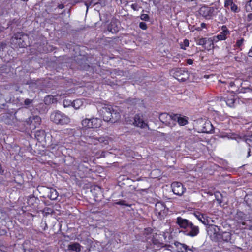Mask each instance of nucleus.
I'll list each match as a JSON object with an SVG mask.
<instances>
[{
  "label": "nucleus",
  "mask_w": 252,
  "mask_h": 252,
  "mask_svg": "<svg viewBox=\"0 0 252 252\" xmlns=\"http://www.w3.org/2000/svg\"><path fill=\"white\" fill-rule=\"evenodd\" d=\"M189 41L188 40H185L183 42V44H181V48L183 49H185L186 47H188L189 45Z\"/></svg>",
  "instance_id": "ea45409f"
},
{
  "label": "nucleus",
  "mask_w": 252,
  "mask_h": 252,
  "mask_svg": "<svg viewBox=\"0 0 252 252\" xmlns=\"http://www.w3.org/2000/svg\"><path fill=\"white\" fill-rule=\"evenodd\" d=\"M145 231H147V233H149L151 232L152 229L151 228H147V229H145Z\"/></svg>",
  "instance_id": "6e6d98bb"
},
{
  "label": "nucleus",
  "mask_w": 252,
  "mask_h": 252,
  "mask_svg": "<svg viewBox=\"0 0 252 252\" xmlns=\"http://www.w3.org/2000/svg\"><path fill=\"white\" fill-rule=\"evenodd\" d=\"M133 124L136 126L141 128L148 126V124L144 121L142 115L139 114L135 115Z\"/></svg>",
  "instance_id": "f8f14e48"
},
{
  "label": "nucleus",
  "mask_w": 252,
  "mask_h": 252,
  "mask_svg": "<svg viewBox=\"0 0 252 252\" xmlns=\"http://www.w3.org/2000/svg\"><path fill=\"white\" fill-rule=\"evenodd\" d=\"M164 208L163 205L160 203H157L156 204V210L158 211V207Z\"/></svg>",
  "instance_id": "49530a36"
},
{
  "label": "nucleus",
  "mask_w": 252,
  "mask_h": 252,
  "mask_svg": "<svg viewBox=\"0 0 252 252\" xmlns=\"http://www.w3.org/2000/svg\"><path fill=\"white\" fill-rule=\"evenodd\" d=\"M139 27L142 30H146L147 28V25L144 22H140L139 23Z\"/></svg>",
  "instance_id": "c03bdc74"
},
{
  "label": "nucleus",
  "mask_w": 252,
  "mask_h": 252,
  "mask_svg": "<svg viewBox=\"0 0 252 252\" xmlns=\"http://www.w3.org/2000/svg\"><path fill=\"white\" fill-rule=\"evenodd\" d=\"M214 41H217V40L214 39V37L213 38H207L203 48L208 50L213 49L214 47Z\"/></svg>",
  "instance_id": "aec40b11"
},
{
  "label": "nucleus",
  "mask_w": 252,
  "mask_h": 252,
  "mask_svg": "<svg viewBox=\"0 0 252 252\" xmlns=\"http://www.w3.org/2000/svg\"><path fill=\"white\" fill-rule=\"evenodd\" d=\"M208 233L215 241H218V235H220V228L215 225H210L208 228Z\"/></svg>",
  "instance_id": "1a4fd4ad"
},
{
  "label": "nucleus",
  "mask_w": 252,
  "mask_h": 252,
  "mask_svg": "<svg viewBox=\"0 0 252 252\" xmlns=\"http://www.w3.org/2000/svg\"><path fill=\"white\" fill-rule=\"evenodd\" d=\"M234 85V82H231L229 83V85H230V86H231V87L233 86V85Z\"/></svg>",
  "instance_id": "13d9d810"
},
{
  "label": "nucleus",
  "mask_w": 252,
  "mask_h": 252,
  "mask_svg": "<svg viewBox=\"0 0 252 252\" xmlns=\"http://www.w3.org/2000/svg\"><path fill=\"white\" fill-rule=\"evenodd\" d=\"M163 244L160 243L158 240L153 239L151 243L149 244L148 248L152 249V251L156 252L160 249L162 247Z\"/></svg>",
  "instance_id": "2eb2a0df"
},
{
  "label": "nucleus",
  "mask_w": 252,
  "mask_h": 252,
  "mask_svg": "<svg viewBox=\"0 0 252 252\" xmlns=\"http://www.w3.org/2000/svg\"><path fill=\"white\" fill-rule=\"evenodd\" d=\"M230 7L231 10L235 13H238L240 10V8L234 3Z\"/></svg>",
  "instance_id": "f704fd0d"
},
{
  "label": "nucleus",
  "mask_w": 252,
  "mask_h": 252,
  "mask_svg": "<svg viewBox=\"0 0 252 252\" xmlns=\"http://www.w3.org/2000/svg\"><path fill=\"white\" fill-rule=\"evenodd\" d=\"M33 101V99L27 98L24 100V104L26 107H30L32 104Z\"/></svg>",
  "instance_id": "72a5a7b5"
},
{
  "label": "nucleus",
  "mask_w": 252,
  "mask_h": 252,
  "mask_svg": "<svg viewBox=\"0 0 252 252\" xmlns=\"http://www.w3.org/2000/svg\"><path fill=\"white\" fill-rule=\"evenodd\" d=\"M58 7L59 9H62L64 8V5L63 4H61L58 6Z\"/></svg>",
  "instance_id": "864d4df0"
},
{
  "label": "nucleus",
  "mask_w": 252,
  "mask_h": 252,
  "mask_svg": "<svg viewBox=\"0 0 252 252\" xmlns=\"http://www.w3.org/2000/svg\"><path fill=\"white\" fill-rule=\"evenodd\" d=\"M50 118L52 122L57 125H66L70 121V118L67 116L59 110L53 111L50 114Z\"/></svg>",
  "instance_id": "7ed1b4c3"
},
{
  "label": "nucleus",
  "mask_w": 252,
  "mask_h": 252,
  "mask_svg": "<svg viewBox=\"0 0 252 252\" xmlns=\"http://www.w3.org/2000/svg\"><path fill=\"white\" fill-rule=\"evenodd\" d=\"M171 188L173 192L178 196H182L186 191V188H185L182 184L180 182H176L172 183Z\"/></svg>",
  "instance_id": "6e6552de"
},
{
  "label": "nucleus",
  "mask_w": 252,
  "mask_h": 252,
  "mask_svg": "<svg viewBox=\"0 0 252 252\" xmlns=\"http://www.w3.org/2000/svg\"><path fill=\"white\" fill-rule=\"evenodd\" d=\"M250 153H251V149H250V148H249V150H248V155H247V158L250 156V155H250Z\"/></svg>",
  "instance_id": "5fc2aeb1"
},
{
  "label": "nucleus",
  "mask_w": 252,
  "mask_h": 252,
  "mask_svg": "<svg viewBox=\"0 0 252 252\" xmlns=\"http://www.w3.org/2000/svg\"><path fill=\"white\" fill-rule=\"evenodd\" d=\"M54 98L52 95H48L44 98V102L46 105H49L53 103L54 102Z\"/></svg>",
  "instance_id": "bb28decb"
},
{
  "label": "nucleus",
  "mask_w": 252,
  "mask_h": 252,
  "mask_svg": "<svg viewBox=\"0 0 252 252\" xmlns=\"http://www.w3.org/2000/svg\"><path fill=\"white\" fill-rule=\"evenodd\" d=\"M242 139L246 143L248 144L249 145V143L250 142H252V140L251 139H250L249 137H248L247 136H244Z\"/></svg>",
  "instance_id": "37998d69"
},
{
  "label": "nucleus",
  "mask_w": 252,
  "mask_h": 252,
  "mask_svg": "<svg viewBox=\"0 0 252 252\" xmlns=\"http://www.w3.org/2000/svg\"><path fill=\"white\" fill-rule=\"evenodd\" d=\"M68 102L67 101H63V104L64 107H66L67 106V105H69V104H68Z\"/></svg>",
  "instance_id": "8fccbe9b"
},
{
  "label": "nucleus",
  "mask_w": 252,
  "mask_h": 252,
  "mask_svg": "<svg viewBox=\"0 0 252 252\" xmlns=\"http://www.w3.org/2000/svg\"><path fill=\"white\" fill-rule=\"evenodd\" d=\"M196 218L198 219V220L201 222L204 225H208L209 221L208 219L206 218L207 216L203 214H199L198 215L195 214Z\"/></svg>",
  "instance_id": "412c9836"
},
{
  "label": "nucleus",
  "mask_w": 252,
  "mask_h": 252,
  "mask_svg": "<svg viewBox=\"0 0 252 252\" xmlns=\"http://www.w3.org/2000/svg\"><path fill=\"white\" fill-rule=\"evenodd\" d=\"M173 120L175 122V126L176 125L177 122L180 126H184L188 122L186 118L182 117L180 115L178 114H173Z\"/></svg>",
  "instance_id": "dca6fc26"
},
{
  "label": "nucleus",
  "mask_w": 252,
  "mask_h": 252,
  "mask_svg": "<svg viewBox=\"0 0 252 252\" xmlns=\"http://www.w3.org/2000/svg\"><path fill=\"white\" fill-rule=\"evenodd\" d=\"M72 106L73 107L76 109H79L80 107L82 105V102L81 100L77 99L74 100L72 103Z\"/></svg>",
  "instance_id": "7c9ffc66"
},
{
  "label": "nucleus",
  "mask_w": 252,
  "mask_h": 252,
  "mask_svg": "<svg viewBox=\"0 0 252 252\" xmlns=\"http://www.w3.org/2000/svg\"><path fill=\"white\" fill-rule=\"evenodd\" d=\"M193 248L192 247V248H190L188 246H187V248H184V252H193V250H192V249Z\"/></svg>",
  "instance_id": "a18cd8bd"
},
{
  "label": "nucleus",
  "mask_w": 252,
  "mask_h": 252,
  "mask_svg": "<svg viewBox=\"0 0 252 252\" xmlns=\"http://www.w3.org/2000/svg\"><path fill=\"white\" fill-rule=\"evenodd\" d=\"M42 189L46 193L47 197L51 200H56L59 195L56 190L53 188L42 187Z\"/></svg>",
  "instance_id": "9d476101"
},
{
  "label": "nucleus",
  "mask_w": 252,
  "mask_h": 252,
  "mask_svg": "<svg viewBox=\"0 0 252 252\" xmlns=\"http://www.w3.org/2000/svg\"><path fill=\"white\" fill-rule=\"evenodd\" d=\"M193 60L191 59H188L187 60V63L188 64H189V65H191L193 63Z\"/></svg>",
  "instance_id": "de8ad7c7"
},
{
  "label": "nucleus",
  "mask_w": 252,
  "mask_h": 252,
  "mask_svg": "<svg viewBox=\"0 0 252 252\" xmlns=\"http://www.w3.org/2000/svg\"><path fill=\"white\" fill-rule=\"evenodd\" d=\"M18 20L13 19L12 21H10L7 23V28H10L11 30H12L15 27L18 25Z\"/></svg>",
  "instance_id": "cd10ccee"
},
{
  "label": "nucleus",
  "mask_w": 252,
  "mask_h": 252,
  "mask_svg": "<svg viewBox=\"0 0 252 252\" xmlns=\"http://www.w3.org/2000/svg\"><path fill=\"white\" fill-rule=\"evenodd\" d=\"M68 248L69 250L74 251L76 252H80L81 251V245L78 243H74L73 244L69 245Z\"/></svg>",
  "instance_id": "4be33fe9"
},
{
  "label": "nucleus",
  "mask_w": 252,
  "mask_h": 252,
  "mask_svg": "<svg viewBox=\"0 0 252 252\" xmlns=\"http://www.w3.org/2000/svg\"><path fill=\"white\" fill-rule=\"evenodd\" d=\"M247 136L249 137L250 139H251L252 140V133L250 135H247Z\"/></svg>",
  "instance_id": "bf43d9fd"
},
{
  "label": "nucleus",
  "mask_w": 252,
  "mask_h": 252,
  "mask_svg": "<svg viewBox=\"0 0 252 252\" xmlns=\"http://www.w3.org/2000/svg\"><path fill=\"white\" fill-rule=\"evenodd\" d=\"M198 130L202 133H210L213 131V126L209 121H200L198 124Z\"/></svg>",
  "instance_id": "0eeeda50"
},
{
  "label": "nucleus",
  "mask_w": 252,
  "mask_h": 252,
  "mask_svg": "<svg viewBox=\"0 0 252 252\" xmlns=\"http://www.w3.org/2000/svg\"><path fill=\"white\" fill-rule=\"evenodd\" d=\"M45 132L43 130H37L35 133V138L40 142H42L45 140Z\"/></svg>",
  "instance_id": "a211bd4d"
},
{
  "label": "nucleus",
  "mask_w": 252,
  "mask_h": 252,
  "mask_svg": "<svg viewBox=\"0 0 252 252\" xmlns=\"http://www.w3.org/2000/svg\"><path fill=\"white\" fill-rule=\"evenodd\" d=\"M172 71L173 76L179 81L184 82L189 78L188 71L184 68H176Z\"/></svg>",
  "instance_id": "39448f33"
},
{
  "label": "nucleus",
  "mask_w": 252,
  "mask_h": 252,
  "mask_svg": "<svg viewBox=\"0 0 252 252\" xmlns=\"http://www.w3.org/2000/svg\"><path fill=\"white\" fill-rule=\"evenodd\" d=\"M174 245L178 249L179 251L181 252H184V248H187V245L185 244L181 243L179 242H175L174 243Z\"/></svg>",
  "instance_id": "5701e85b"
},
{
  "label": "nucleus",
  "mask_w": 252,
  "mask_h": 252,
  "mask_svg": "<svg viewBox=\"0 0 252 252\" xmlns=\"http://www.w3.org/2000/svg\"><path fill=\"white\" fill-rule=\"evenodd\" d=\"M140 18L142 20L147 21L149 19V16L146 14H142L140 16Z\"/></svg>",
  "instance_id": "58836bf2"
},
{
  "label": "nucleus",
  "mask_w": 252,
  "mask_h": 252,
  "mask_svg": "<svg viewBox=\"0 0 252 252\" xmlns=\"http://www.w3.org/2000/svg\"><path fill=\"white\" fill-rule=\"evenodd\" d=\"M223 137H227L228 139L237 140V139H241L237 134L234 133H227Z\"/></svg>",
  "instance_id": "a878e982"
},
{
  "label": "nucleus",
  "mask_w": 252,
  "mask_h": 252,
  "mask_svg": "<svg viewBox=\"0 0 252 252\" xmlns=\"http://www.w3.org/2000/svg\"><path fill=\"white\" fill-rule=\"evenodd\" d=\"M131 8L135 11H138L140 7L137 3H133L131 5Z\"/></svg>",
  "instance_id": "79ce46f5"
},
{
  "label": "nucleus",
  "mask_w": 252,
  "mask_h": 252,
  "mask_svg": "<svg viewBox=\"0 0 252 252\" xmlns=\"http://www.w3.org/2000/svg\"><path fill=\"white\" fill-rule=\"evenodd\" d=\"M235 99L232 95L228 96L226 100V104L229 107H233L235 102Z\"/></svg>",
  "instance_id": "b1692460"
},
{
  "label": "nucleus",
  "mask_w": 252,
  "mask_h": 252,
  "mask_svg": "<svg viewBox=\"0 0 252 252\" xmlns=\"http://www.w3.org/2000/svg\"><path fill=\"white\" fill-rule=\"evenodd\" d=\"M101 122V120L97 118H85L82 120L81 124L85 128H97L100 127Z\"/></svg>",
  "instance_id": "20e7f679"
},
{
  "label": "nucleus",
  "mask_w": 252,
  "mask_h": 252,
  "mask_svg": "<svg viewBox=\"0 0 252 252\" xmlns=\"http://www.w3.org/2000/svg\"><path fill=\"white\" fill-rule=\"evenodd\" d=\"M219 238L218 241H223L226 242L230 241L231 238V234L229 232H220V235H218Z\"/></svg>",
  "instance_id": "f3484780"
},
{
  "label": "nucleus",
  "mask_w": 252,
  "mask_h": 252,
  "mask_svg": "<svg viewBox=\"0 0 252 252\" xmlns=\"http://www.w3.org/2000/svg\"><path fill=\"white\" fill-rule=\"evenodd\" d=\"M233 3V0H226L224 2V6L228 8V6H231Z\"/></svg>",
  "instance_id": "4c0bfd02"
},
{
  "label": "nucleus",
  "mask_w": 252,
  "mask_h": 252,
  "mask_svg": "<svg viewBox=\"0 0 252 252\" xmlns=\"http://www.w3.org/2000/svg\"><path fill=\"white\" fill-rule=\"evenodd\" d=\"M214 12V8L208 6H203L199 10L200 14L207 19H210L212 16Z\"/></svg>",
  "instance_id": "9b49d317"
},
{
  "label": "nucleus",
  "mask_w": 252,
  "mask_h": 252,
  "mask_svg": "<svg viewBox=\"0 0 252 252\" xmlns=\"http://www.w3.org/2000/svg\"><path fill=\"white\" fill-rule=\"evenodd\" d=\"M195 30L198 31H201L202 30V28H201V27H198L196 28Z\"/></svg>",
  "instance_id": "4d7b16f0"
},
{
  "label": "nucleus",
  "mask_w": 252,
  "mask_h": 252,
  "mask_svg": "<svg viewBox=\"0 0 252 252\" xmlns=\"http://www.w3.org/2000/svg\"><path fill=\"white\" fill-rule=\"evenodd\" d=\"M245 22L247 28L252 26V13L248 14L245 18Z\"/></svg>",
  "instance_id": "393cba45"
},
{
  "label": "nucleus",
  "mask_w": 252,
  "mask_h": 252,
  "mask_svg": "<svg viewBox=\"0 0 252 252\" xmlns=\"http://www.w3.org/2000/svg\"><path fill=\"white\" fill-rule=\"evenodd\" d=\"M206 24L204 23H202L200 25V27L202 29V28H205L206 27Z\"/></svg>",
  "instance_id": "3c124183"
},
{
  "label": "nucleus",
  "mask_w": 252,
  "mask_h": 252,
  "mask_svg": "<svg viewBox=\"0 0 252 252\" xmlns=\"http://www.w3.org/2000/svg\"><path fill=\"white\" fill-rule=\"evenodd\" d=\"M101 111L105 121L115 123L120 119L119 113L110 105H105L102 108Z\"/></svg>",
  "instance_id": "f03ea898"
},
{
  "label": "nucleus",
  "mask_w": 252,
  "mask_h": 252,
  "mask_svg": "<svg viewBox=\"0 0 252 252\" xmlns=\"http://www.w3.org/2000/svg\"><path fill=\"white\" fill-rule=\"evenodd\" d=\"M215 196L217 201L219 204H220L222 202V195L219 191H217L215 193Z\"/></svg>",
  "instance_id": "c756f323"
},
{
  "label": "nucleus",
  "mask_w": 252,
  "mask_h": 252,
  "mask_svg": "<svg viewBox=\"0 0 252 252\" xmlns=\"http://www.w3.org/2000/svg\"><path fill=\"white\" fill-rule=\"evenodd\" d=\"M242 90H243V88H242V89H241V91H240V92H243V93H245V91H242Z\"/></svg>",
  "instance_id": "052dcab7"
},
{
  "label": "nucleus",
  "mask_w": 252,
  "mask_h": 252,
  "mask_svg": "<svg viewBox=\"0 0 252 252\" xmlns=\"http://www.w3.org/2000/svg\"><path fill=\"white\" fill-rule=\"evenodd\" d=\"M244 41V40L243 38H241V39L237 40L236 43V47L239 48L243 44Z\"/></svg>",
  "instance_id": "a19ab883"
},
{
  "label": "nucleus",
  "mask_w": 252,
  "mask_h": 252,
  "mask_svg": "<svg viewBox=\"0 0 252 252\" xmlns=\"http://www.w3.org/2000/svg\"><path fill=\"white\" fill-rule=\"evenodd\" d=\"M160 121L166 126L172 127L175 126L173 120V115H169L167 113H162L159 116Z\"/></svg>",
  "instance_id": "423d86ee"
},
{
  "label": "nucleus",
  "mask_w": 252,
  "mask_h": 252,
  "mask_svg": "<svg viewBox=\"0 0 252 252\" xmlns=\"http://www.w3.org/2000/svg\"><path fill=\"white\" fill-rule=\"evenodd\" d=\"M176 223L180 228L184 230L183 233L186 236L193 237L199 233V227L186 219L178 217L176 219Z\"/></svg>",
  "instance_id": "f257e3e1"
},
{
  "label": "nucleus",
  "mask_w": 252,
  "mask_h": 252,
  "mask_svg": "<svg viewBox=\"0 0 252 252\" xmlns=\"http://www.w3.org/2000/svg\"><path fill=\"white\" fill-rule=\"evenodd\" d=\"M249 6L251 7V9L252 10V0H250L249 2Z\"/></svg>",
  "instance_id": "603ef678"
},
{
  "label": "nucleus",
  "mask_w": 252,
  "mask_h": 252,
  "mask_svg": "<svg viewBox=\"0 0 252 252\" xmlns=\"http://www.w3.org/2000/svg\"><path fill=\"white\" fill-rule=\"evenodd\" d=\"M87 140L89 144H94L96 145L98 143V142H100V139L97 138H94L93 137H89Z\"/></svg>",
  "instance_id": "c85d7f7f"
},
{
  "label": "nucleus",
  "mask_w": 252,
  "mask_h": 252,
  "mask_svg": "<svg viewBox=\"0 0 252 252\" xmlns=\"http://www.w3.org/2000/svg\"><path fill=\"white\" fill-rule=\"evenodd\" d=\"M41 122V118L38 116H31L28 118L27 123L30 125L31 127H36L39 125Z\"/></svg>",
  "instance_id": "4468645a"
},
{
  "label": "nucleus",
  "mask_w": 252,
  "mask_h": 252,
  "mask_svg": "<svg viewBox=\"0 0 252 252\" xmlns=\"http://www.w3.org/2000/svg\"><path fill=\"white\" fill-rule=\"evenodd\" d=\"M27 36L26 35H24L21 33H17L14 34V37L16 39L21 40L24 38V37Z\"/></svg>",
  "instance_id": "c9c22d12"
},
{
  "label": "nucleus",
  "mask_w": 252,
  "mask_h": 252,
  "mask_svg": "<svg viewBox=\"0 0 252 252\" xmlns=\"http://www.w3.org/2000/svg\"><path fill=\"white\" fill-rule=\"evenodd\" d=\"M248 54L249 57H252V46L250 48Z\"/></svg>",
  "instance_id": "09e8293b"
},
{
  "label": "nucleus",
  "mask_w": 252,
  "mask_h": 252,
  "mask_svg": "<svg viewBox=\"0 0 252 252\" xmlns=\"http://www.w3.org/2000/svg\"><path fill=\"white\" fill-rule=\"evenodd\" d=\"M108 31L113 33H116L119 31V28L115 21H111L107 27Z\"/></svg>",
  "instance_id": "6ab92c4d"
},
{
  "label": "nucleus",
  "mask_w": 252,
  "mask_h": 252,
  "mask_svg": "<svg viewBox=\"0 0 252 252\" xmlns=\"http://www.w3.org/2000/svg\"><path fill=\"white\" fill-rule=\"evenodd\" d=\"M229 34V32L225 26L222 27V31L216 36H214V39L216 38L218 40H223L227 38V35Z\"/></svg>",
  "instance_id": "ddd939ff"
},
{
  "label": "nucleus",
  "mask_w": 252,
  "mask_h": 252,
  "mask_svg": "<svg viewBox=\"0 0 252 252\" xmlns=\"http://www.w3.org/2000/svg\"><path fill=\"white\" fill-rule=\"evenodd\" d=\"M207 38H198L196 40V44L199 45H201L204 47L205 42H206Z\"/></svg>",
  "instance_id": "2f4dec72"
},
{
  "label": "nucleus",
  "mask_w": 252,
  "mask_h": 252,
  "mask_svg": "<svg viewBox=\"0 0 252 252\" xmlns=\"http://www.w3.org/2000/svg\"><path fill=\"white\" fill-rule=\"evenodd\" d=\"M246 202L247 205L252 208V194L247 196L246 197Z\"/></svg>",
  "instance_id": "473e14b6"
},
{
  "label": "nucleus",
  "mask_w": 252,
  "mask_h": 252,
  "mask_svg": "<svg viewBox=\"0 0 252 252\" xmlns=\"http://www.w3.org/2000/svg\"><path fill=\"white\" fill-rule=\"evenodd\" d=\"M115 203H116V204L120 205H123V206H128V207L131 206V204L126 203V201H124V200H120V201H119L118 202H116Z\"/></svg>",
  "instance_id": "e433bc0d"
},
{
  "label": "nucleus",
  "mask_w": 252,
  "mask_h": 252,
  "mask_svg": "<svg viewBox=\"0 0 252 252\" xmlns=\"http://www.w3.org/2000/svg\"><path fill=\"white\" fill-rule=\"evenodd\" d=\"M245 90H250V89L249 88H245Z\"/></svg>",
  "instance_id": "680f3d73"
},
{
  "label": "nucleus",
  "mask_w": 252,
  "mask_h": 252,
  "mask_svg": "<svg viewBox=\"0 0 252 252\" xmlns=\"http://www.w3.org/2000/svg\"><path fill=\"white\" fill-rule=\"evenodd\" d=\"M24 252H27L26 251H25Z\"/></svg>",
  "instance_id": "e2e57ef3"
}]
</instances>
